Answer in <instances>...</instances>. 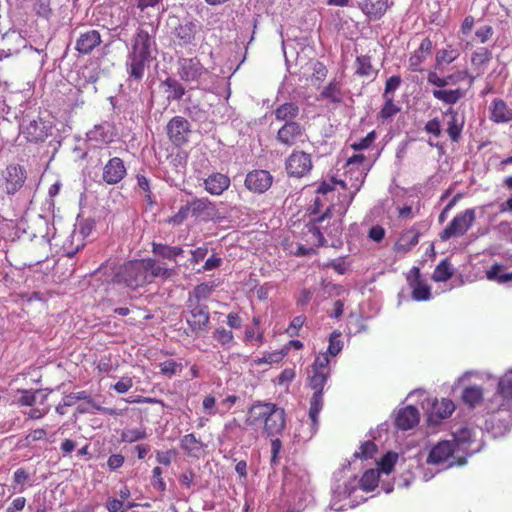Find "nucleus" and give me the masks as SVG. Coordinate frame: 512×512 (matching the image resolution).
Wrapping results in <instances>:
<instances>
[{
    "label": "nucleus",
    "instance_id": "nucleus-51",
    "mask_svg": "<svg viewBox=\"0 0 512 512\" xmlns=\"http://www.w3.org/2000/svg\"><path fill=\"white\" fill-rule=\"evenodd\" d=\"M212 293V286L207 283H201L194 288L193 296L189 297L188 301H197L207 299Z\"/></svg>",
    "mask_w": 512,
    "mask_h": 512
},
{
    "label": "nucleus",
    "instance_id": "nucleus-44",
    "mask_svg": "<svg viewBox=\"0 0 512 512\" xmlns=\"http://www.w3.org/2000/svg\"><path fill=\"white\" fill-rule=\"evenodd\" d=\"M379 482V472L374 469H370L364 472L360 479V487L366 491H373Z\"/></svg>",
    "mask_w": 512,
    "mask_h": 512
},
{
    "label": "nucleus",
    "instance_id": "nucleus-42",
    "mask_svg": "<svg viewBox=\"0 0 512 512\" xmlns=\"http://www.w3.org/2000/svg\"><path fill=\"white\" fill-rule=\"evenodd\" d=\"M356 70L355 73L361 77H371L376 74L372 63L371 57L368 55H361L356 58L355 61Z\"/></svg>",
    "mask_w": 512,
    "mask_h": 512
},
{
    "label": "nucleus",
    "instance_id": "nucleus-1",
    "mask_svg": "<svg viewBox=\"0 0 512 512\" xmlns=\"http://www.w3.org/2000/svg\"><path fill=\"white\" fill-rule=\"evenodd\" d=\"M331 375L330 359L326 353L316 355L308 374V386L313 390L310 399L309 418L312 427L317 429L319 414L324 405L323 391Z\"/></svg>",
    "mask_w": 512,
    "mask_h": 512
},
{
    "label": "nucleus",
    "instance_id": "nucleus-12",
    "mask_svg": "<svg viewBox=\"0 0 512 512\" xmlns=\"http://www.w3.org/2000/svg\"><path fill=\"white\" fill-rule=\"evenodd\" d=\"M23 135L29 142H42L50 134V127L42 119H26L21 123Z\"/></svg>",
    "mask_w": 512,
    "mask_h": 512
},
{
    "label": "nucleus",
    "instance_id": "nucleus-22",
    "mask_svg": "<svg viewBox=\"0 0 512 512\" xmlns=\"http://www.w3.org/2000/svg\"><path fill=\"white\" fill-rule=\"evenodd\" d=\"M134 269L138 271L147 270L151 282L154 278L160 277L163 279L170 278L173 274V270L166 268L160 264H157L153 259L136 260L134 261Z\"/></svg>",
    "mask_w": 512,
    "mask_h": 512
},
{
    "label": "nucleus",
    "instance_id": "nucleus-14",
    "mask_svg": "<svg viewBox=\"0 0 512 512\" xmlns=\"http://www.w3.org/2000/svg\"><path fill=\"white\" fill-rule=\"evenodd\" d=\"M271 409V415L262 431V434L267 438L280 436L286 428V412L284 408L275 403V406Z\"/></svg>",
    "mask_w": 512,
    "mask_h": 512
},
{
    "label": "nucleus",
    "instance_id": "nucleus-33",
    "mask_svg": "<svg viewBox=\"0 0 512 512\" xmlns=\"http://www.w3.org/2000/svg\"><path fill=\"white\" fill-rule=\"evenodd\" d=\"M300 109L299 106L294 102H286L279 105L274 110V115L276 120L283 121L284 123L295 122L299 115Z\"/></svg>",
    "mask_w": 512,
    "mask_h": 512
},
{
    "label": "nucleus",
    "instance_id": "nucleus-43",
    "mask_svg": "<svg viewBox=\"0 0 512 512\" xmlns=\"http://www.w3.org/2000/svg\"><path fill=\"white\" fill-rule=\"evenodd\" d=\"M163 85L168 88V99L179 101L182 99L186 92L185 87L174 78H167L165 81H163Z\"/></svg>",
    "mask_w": 512,
    "mask_h": 512
},
{
    "label": "nucleus",
    "instance_id": "nucleus-26",
    "mask_svg": "<svg viewBox=\"0 0 512 512\" xmlns=\"http://www.w3.org/2000/svg\"><path fill=\"white\" fill-rule=\"evenodd\" d=\"M101 35L97 30L81 33L76 40L75 49L80 54L88 55L101 44Z\"/></svg>",
    "mask_w": 512,
    "mask_h": 512
},
{
    "label": "nucleus",
    "instance_id": "nucleus-8",
    "mask_svg": "<svg viewBox=\"0 0 512 512\" xmlns=\"http://www.w3.org/2000/svg\"><path fill=\"white\" fill-rule=\"evenodd\" d=\"M186 322L194 333H199L208 328L210 322L209 308L197 301H187Z\"/></svg>",
    "mask_w": 512,
    "mask_h": 512
},
{
    "label": "nucleus",
    "instance_id": "nucleus-36",
    "mask_svg": "<svg viewBox=\"0 0 512 512\" xmlns=\"http://www.w3.org/2000/svg\"><path fill=\"white\" fill-rule=\"evenodd\" d=\"M493 58L492 51L487 47H479L471 54V64L477 70H484Z\"/></svg>",
    "mask_w": 512,
    "mask_h": 512
},
{
    "label": "nucleus",
    "instance_id": "nucleus-5",
    "mask_svg": "<svg viewBox=\"0 0 512 512\" xmlns=\"http://www.w3.org/2000/svg\"><path fill=\"white\" fill-rule=\"evenodd\" d=\"M2 176V189L7 195H15L23 187L24 191L28 189V186H25L27 171L23 166L19 164H10L3 171Z\"/></svg>",
    "mask_w": 512,
    "mask_h": 512
},
{
    "label": "nucleus",
    "instance_id": "nucleus-9",
    "mask_svg": "<svg viewBox=\"0 0 512 512\" xmlns=\"http://www.w3.org/2000/svg\"><path fill=\"white\" fill-rule=\"evenodd\" d=\"M275 403L265 401H255L248 409L245 418V424L255 430L263 431L268 421L272 407Z\"/></svg>",
    "mask_w": 512,
    "mask_h": 512
},
{
    "label": "nucleus",
    "instance_id": "nucleus-45",
    "mask_svg": "<svg viewBox=\"0 0 512 512\" xmlns=\"http://www.w3.org/2000/svg\"><path fill=\"white\" fill-rule=\"evenodd\" d=\"M151 283L147 270L138 271L134 269V261H130V288L142 286Z\"/></svg>",
    "mask_w": 512,
    "mask_h": 512
},
{
    "label": "nucleus",
    "instance_id": "nucleus-7",
    "mask_svg": "<svg viewBox=\"0 0 512 512\" xmlns=\"http://www.w3.org/2000/svg\"><path fill=\"white\" fill-rule=\"evenodd\" d=\"M276 140L281 145L291 148L308 141V135L303 125L298 122L284 123L276 134Z\"/></svg>",
    "mask_w": 512,
    "mask_h": 512
},
{
    "label": "nucleus",
    "instance_id": "nucleus-34",
    "mask_svg": "<svg viewBox=\"0 0 512 512\" xmlns=\"http://www.w3.org/2000/svg\"><path fill=\"white\" fill-rule=\"evenodd\" d=\"M460 56L459 49L447 44L444 48L437 51L435 55V69H441L444 65H449Z\"/></svg>",
    "mask_w": 512,
    "mask_h": 512
},
{
    "label": "nucleus",
    "instance_id": "nucleus-30",
    "mask_svg": "<svg viewBox=\"0 0 512 512\" xmlns=\"http://www.w3.org/2000/svg\"><path fill=\"white\" fill-rule=\"evenodd\" d=\"M490 120L494 123H506L512 121V108L500 98L494 99L489 107Z\"/></svg>",
    "mask_w": 512,
    "mask_h": 512
},
{
    "label": "nucleus",
    "instance_id": "nucleus-57",
    "mask_svg": "<svg viewBox=\"0 0 512 512\" xmlns=\"http://www.w3.org/2000/svg\"><path fill=\"white\" fill-rule=\"evenodd\" d=\"M494 35V29L491 25H483L477 28L475 36L479 43L484 44L488 42Z\"/></svg>",
    "mask_w": 512,
    "mask_h": 512
},
{
    "label": "nucleus",
    "instance_id": "nucleus-25",
    "mask_svg": "<svg viewBox=\"0 0 512 512\" xmlns=\"http://www.w3.org/2000/svg\"><path fill=\"white\" fill-rule=\"evenodd\" d=\"M496 397L502 399L499 410H512V370L500 378Z\"/></svg>",
    "mask_w": 512,
    "mask_h": 512
},
{
    "label": "nucleus",
    "instance_id": "nucleus-62",
    "mask_svg": "<svg viewBox=\"0 0 512 512\" xmlns=\"http://www.w3.org/2000/svg\"><path fill=\"white\" fill-rule=\"evenodd\" d=\"M138 187L144 192L146 201L149 204H153L152 193L150 191L149 181L143 175H137Z\"/></svg>",
    "mask_w": 512,
    "mask_h": 512
},
{
    "label": "nucleus",
    "instance_id": "nucleus-61",
    "mask_svg": "<svg viewBox=\"0 0 512 512\" xmlns=\"http://www.w3.org/2000/svg\"><path fill=\"white\" fill-rule=\"evenodd\" d=\"M202 407L204 412L208 415L214 416L218 413L216 409V398L211 394L204 397Z\"/></svg>",
    "mask_w": 512,
    "mask_h": 512
},
{
    "label": "nucleus",
    "instance_id": "nucleus-56",
    "mask_svg": "<svg viewBox=\"0 0 512 512\" xmlns=\"http://www.w3.org/2000/svg\"><path fill=\"white\" fill-rule=\"evenodd\" d=\"M128 21V15L125 12L123 14L122 20L119 24L115 25L111 28L112 36L117 37L119 40L126 41L127 31H126V23Z\"/></svg>",
    "mask_w": 512,
    "mask_h": 512
},
{
    "label": "nucleus",
    "instance_id": "nucleus-31",
    "mask_svg": "<svg viewBox=\"0 0 512 512\" xmlns=\"http://www.w3.org/2000/svg\"><path fill=\"white\" fill-rule=\"evenodd\" d=\"M359 8L370 19H380L388 9V0H360Z\"/></svg>",
    "mask_w": 512,
    "mask_h": 512
},
{
    "label": "nucleus",
    "instance_id": "nucleus-59",
    "mask_svg": "<svg viewBox=\"0 0 512 512\" xmlns=\"http://www.w3.org/2000/svg\"><path fill=\"white\" fill-rule=\"evenodd\" d=\"M401 77L399 75H393L387 79L385 83L384 97H393L391 94L397 90L401 84Z\"/></svg>",
    "mask_w": 512,
    "mask_h": 512
},
{
    "label": "nucleus",
    "instance_id": "nucleus-6",
    "mask_svg": "<svg viewBox=\"0 0 512 512\" xmlns=\"http://www.w3.org/2000/svg\"><path fill=\"white\" fill-rule=\"evenodd\" d=\"M313 168L311 154L302 150H294L285 161V170L290 177L302 178Z\"/></svg>",
    "mask_w": 512,
    "mask_h": 512
},
{
    "label": "nucleus",
    "instance_id": "nucleus-60",
    "mask_svg": "<svg viewBox=\"0 0 512 512\" xmlns=\"http://www.w3.org/2000/svg\"><path fill=\"white\" fill-rule=\"evenodd\" d=\"M271 439V464L276 465L279 460V454L282 450V441L278 436Z\"/></svg>",
    "mask_w": 512,
    "mask_h": 512
},
{
    "label": "nucleus",
    "instance_id": "nucleus-4",
    "mask_svg": "<svg viewBox=\"0 0 512 512\" xmlns=\"http://www.w3.org/2000/svg\"><path fill=\"white\" fill-rule=\"evenodd\" d=\"M476 220V212L473 208H468L456 214L449 224L439 233V239L446 242L452 238L464 236L473 226Z\"/></svg>",
    "mask_w": 512,
    "mask_h": 512
},
{
    "label": "nucleus",
    "instance_id": "nucleus-41",
    "mask_svg": "<svg viewBox=\"0 0 512 512\" xmlns=\"http://www.w3.org/2000/svg\"><path fill=\"white\" fill-rule=\"evenodd\" d=\"M157 366L160 370V373L167 378H172L180 374L183 370L182 363L171 358L160 362Z\"/></svg>",
    "mask_w": 512,
    "mask_h": 512
},
{
    "label": "nucleus",
    "instance_id": "nucleus-27",
    "mask_svg": "<svg viewBox=\"0 0 512 512\" xmlns=\"http://www.w3.org/2000/svg\"><path fill=\"white\" fill-rule=\"evenodd\" d=\"M180 447L188 457L199 459L203 456L206 445L194 433H189L180 439Z\"/></svg>",
    "mask_w": 512,
    "mask_h": 512
},
{
    "label": "nucleus",
    "instance_id": "nucleus-37",
    "mask_svg": "<svg viewBox=\"0 0 512 512\" xmlns=\"http://www.w3.org/2000/svg\"><path fill=\"white\" fill-rule=\"evenodd\" d=\"M454 275V269L448 258L443 259L435 267L432 273V280L437 283L446 282Z\"/></svg>",
    "mask_w": 512,
    "mask_h": 512
},
{
    "label": "nucleus",
    "instance_id": "nucleus-17",
    "mask_svg": "<svg viewBox=\"0 0 512 512\" xmlns=\"http://www.w3.org/2000/svg\"><path fill=\"white\" fill-rule=\"evenodd\" d=\"M126 175L124 161L119 157L111 158L103 168L102 178L107 184H117Z\"/></svg>",
    "mask_w": 512,
    "mask_h": 512
},
{
    "label": "nucleus",
    "instance_id": "nucleus-28",
    "mask_svg": "<svg viewBox=\"0 0 512 512\" xmlns=\"http://www.w3.org/2000/svg\"><path fill=\"white\" fill-rule=\"evenodd\" d=\"M419 237L420 232L415 227L403 230L395 243V251L398 253L409 252L418 244Z\"/></svg>",
    "mask_w": 512,
    "mask_h": 512
},
{
    "label": "nucleus",
    "instance_id": "nucleus-24",
    "mask_svg": "<svg viewBox=\"0 0 512 512\" xmlns=\"http://www.w3.org/2000/svg\"><path fill=\"white\" fill-rule=\"evenodd\" d=\"M455 410V405L452 400L443 398L435 400L429 412L428 420L431 423L438 424L442 420L451 416Z\"/></svg>",
    "mask_w": 512,
    "mask_h": 512
},
{
    "label": "nucleus",
    "instance_id": "nucleus-63",
    "mask_svg": "<svg viewBox=\"0 0 512 512\" xmlns=\"http://www.w3.org/2000/svg\"><path fill=\"white\" fill-rule=\"evenodd\" d=\"M424 130L435 137H440L442 133L440 120L437 117L429 120L425 124Z\"/></svg>",
    "mask_w": 512,
    "mask_h": 512
},
{
    "label": "nucleus",
    "instance_id": "nucleus-55",
    "mask_svg": "<svg viewBox=\"0 0 512 512\" xmlns=\"http://www.w3.org/2000/svg\"><path fill=\"white\" fill-rule=\"evenodd\" d=\"M376 137H377L376 132L373 130V131L369 132L364 138H361L360 140L352 143L350 145V147L354 151L365 150V149L369 148L374 143V141L376 140Z\"/></svg>",
    "mask_w": 512,
    "mask_h": 512
},
{
    "label": "nucleus",
    "instance_id": "nucleus-20",
    "mask_svg": "<svg viewBox=\"0 0 512 512\" xmlns=\"http://www.w3.org/2000/svg\"><path fill=\"white\" fill-rule=\"evenodd\" d=\"M433 43L430 38H424L419 47L409 57V69L413 72H421L422 64L432 54Z\"/></svg>",
    "mask_w": 512,
    "mask_h": 512
},
{
    "label": "nucleus",
    "instance_id": "nucleus-10",
    "mask_svg": "<svg viewBox=\"0 0 512 512\" xmlns=\"http://www.w3.org/2000/svg\"><path fill=\"white\" fill-rule=\"evenodd\" d=\"M407 283L412 289L411 297L415 301H428L432 297L431 286L422 277L420 269L413 267L407 275Z\"/></svg>",
    "mask_w": 512,
    "mask_h": 512
},
{
    "label": "nucleus",
    "instance_id": "nucleus-18",
    "mask_svg": "<svg viewBox=\"0 0 512 512\" xmlns=\"http://www.w3.org/2000/svg\"><path fill=\"white\" fill-rule=\"evenodd\" d=\"M230 185V177L220 172H213L204 179V189L212 196L222 195Z\"/></svg>",
    "mask_w": 512,
    "mask_h": 512
},
{
    "label": "nucleus",
    "instance_id": "nucleus-11",
    "mask_svg": "<svg viewBox=\"0 0 512 512\" xmlns=\"http://www.w3.org/2000/svg\"><path fill=\"white\" fill-rule=\"evenodd\" d=\"M199 23L193 20H184L173 31L174 42L180 47L196 45V35L199 32Z\"/></svg>",
    "mask_w": 512,
    "mask_h": 512
},
{
    "label": "nucleus",
    "instance_id": "nucleus-13",
    "mask_svg": "<svg viewBox=\"0 0 512 512\" xmlns=\"http://www.w3.org/2000/svg\"><path fill=\"white\" fill-rule=\"evenodd\" d=\"M189 132L190 124L182 116L173 117L167 124V135L176 146H181L188 141Z\"/></svg>",
    "mask_w": 512,
    "mask_h": 512
},
{
    "label": "nucleus",
    "instance_id": "nucleus-3",
    "mask_svg": "<svg viewBox=\"0 0 512 512\" xmlns=\"http://www.w3.org/2000/svg\"><path fill=\"white\" fill-rule=\"evenodd\" d=\"M177 74L182 81L194 83L196 88H200L211 76L210 70L201 63L197 56L179 57Z\"/></svg>",
    "mask_w": 512,
    "mask_h": 512
},
{
    "label": "nucleus",
    "instance_id": "nucleus-15",
    "mask_svg": "<svg viewBox=\"0 0 512 512\" xmlns=\"http://www.w3.org/2000/svg\"><path fill=\"white\" fill-rule=\"evenodd\" d=\"M273 177L266 170H253L246 175L245 187L254 193H264L272 185Z\"/></svg>",
    "mask_w": 512,
    "mask_h": 512
},
{
    "label": "nucleus",
    "instance_id": "nucleus-32",
    "mask_svg": "<svg viewBox=\"0 0 512 512\" xmlns=\"http://www.w3.org/2000/svg\"><path fill=\"white\" fill-rule=\"evenodd\" d=\"M190 212L195 217L208 218L216 211L215 204L208 198H194L188 202Z\"/></svg>",
    "mask_w": 512,
    "mask_h": 512
},
{
    "label": "nucleus",
    "instance_id": "nucleus-2",
    "mask_svg": "<svg viewBox=\"0 0 512 512\" xmlns=\"http://www.w3.org/2000/svg\"><path fill=\"white\" fill-rule=\"evenodd\" d=\"M468 76L467 71H458L454 74L441 77L436 71H429L427 75L428 84L434 86L431 91L435 99L447 105H454L465 96V91L461 88L446 89L449 84H457Z\"/></svg>",
    "mask_w": 512,
    "mask_h": 512
},
{
    "label": "nucleus",
    "instance_id": "nucleus-16",
    "mask_svg": "<svg viewBox=\"0 0 512 512\" xmlns=\"http://www.w3.org/2000/svg\"><path fill=\"white\" fill-rule=\"evenodd\" d=\"M444 117L447 118L446 132L450 140L454 143H458L461 139L465 126V116L454 108L450 107L444 112Z\"/></svg>",
    "mask_w": 512,
    "mask_h": 512
},
{
    "label": "nucleus",
    "instance_id": "nucleus-52",
    "mask_svg": "<svg viewBox=\"0 0 512 512\" xmlns=\"http://www.w3.org/2000/svg\"><path fill=\"white\" fill-rule=\"evenodd\" d=\"M20 396L17 399V403L20 406H33L36 402V394L39 393V390H26V389H19L17 391Z\"/></svg>",
    "mask_w": 512,
    "mask_h": 512
},
{
    "label": "nucleus",
    "instance_id": "nucleus-39",
    "mask_svg": "<svg viewBox=\"0 0 512 512\" xmlns=\"http://www.w3.org/2000/svg\"><path fill=\"white\" fill-rule=\"evenodd\" d=\"M320 96L330 100L332 103H340L343 99L340 82L336 80L330 81L321 91Z\"/></svg>",
    "mask_w": 512,
    "mask_h": 512
},
{
    "label": "nucleus",
    "instance_id": "nucleus-38",
    "mask_svg": "<svg viewBox=\"0 0 512 512\" xmlns=\"http://www.w3.org/2000/svg\"><path fill=\"white\" fill-rule=\"evenodd\" d=\"M152 252L154 255L168 260H175L177 256L181 255L184 251L179 246H168L162 243H152Z\"/></svg>",
    "mask_w": 512,
    "mask_h": 512
},
{
    "label": "nucleus",
    "instance_id": "nucleus-35",
    "mask_svg": "<svg viewBox=\"0 0 512 512\" xmlns=\"http://www.w3.org/2000/svg\"><path fill=\"white\" fill-rule=\"evenodd\" d=\"M151 39L148 32L140 30L133 45V55L139 56L142 59H149L150 57Z\"/></svg>",
    "mask_w": 512,
    "mask_h": 512
},
{
    "label": "nucleus",
    "instance_id": "nucleus-47",
    "mask_svg": "<svg viewBox=\"0 0 512 512\" xmlns=\"http://www.w3.org/2000/svg\"><path fill=\"white\" fill-rule=\"evenodd\" d=\"M341 332L334 330L329 336V345L326 354L329 356H337L343 349V341Z\"/></svg>",
    "mask_w": 512,
    "mask_h": 512
},
{
    "label": "nucleus",
    "instance_id": "nucleus-19",
    "mask_svg": "<svg viewBox=\"0 0 512 512\" xmlns=\"http://www.w3.org/2000/svg\"><path fill=\"white\" fill-rule=\"evenodd\" d=\"M115 135L114 126L107 121L95 125L86 133L87 141L94 142L95 146L112 142Z\"/></svg>",
    "mask_w": 512,
    "mask_h": 512
},
{
    "label": "nucleus",
    "instance_id": "nucleus-54",
    "mask_svg": "<svg viewBox=\"0 0 512 512\" xmlns=\"http://www.w3.org/2000/svg\"><path fill=\"white\" fill-rule=\"evenodd\" d=\"M213 338L222 346H226L233 342L234 336L231 330L216 328L213 332Z\"/></svg>",
    "mask_w": 512,
    "mask_h": 512
},
{
    "label": "nucleus",
    "instance_id": "nucleus-29",
    "mask_svg": "<svg viewBox=\"0 0 512 512\" xmlns=\"http://www.w3.org/2000/svg\"><path fill=\"white\" fill-rule=\"evenodd\" d=\"M104 269L105 273L110 271L109 281L113 285H123L124 287L128 285V262L126 260L121 263L109 262Z\"/></svg>",
    "mask_w": 512,
    "mask_h": 512
},
{
    "label": "nucleus",
    "instance_id": "nucleus-58",
    "mask_svg": "<svg viewBox=\"0 0 512 512\" xmlns=\"http://www.w3.org/2000/svg\"><path fill=\"white\" fill-rule=\"evenodd\" d=\"M305 321H306V317L303 316V315H299V316L294 317L291 320L288 328L286 329L287 334L290 337L297 336L298 333H299L300 328L304 325Z\"/></svg>",
    "mask_w": 512,
    "mask_h": 512
},
{
    "label": "nucleus",
    "instance_id": "nucleus-46",
    "mask_svg": "<svg viewBox=\"0 0 512 512\" xmlns=\"http://www.w3.org/2000/svg\"><path fill=\"white\" fill-rule=\"evenodd\" d=\"M503 266L501 264L495 263L491 266V268L487 271L486 276L488 280L496 281L498 283H507L512 281V272L511 273H500Z\"/></svg>",
    "mask_w": 512,
    "mask_h": 512
},
{
    "label": "nucleus",
    "instance_id": "nucleus-53",
    "mask_svg": "<svg viewBox=\"0 0 512 512\" xmlns=\"http://www.w3.org/2000/svg\"><path fill=\"white\" fill-rule=\"evenodd\" d=\"M148 59L139 58V56L133 55V61L130 64V76H133L135 79H141L144 75L145 62Z\"/></svg>",
    "mask_w": 512,
    "mask_h": 512
},
{
    "label": "nucleus",
    "instance_id": "nucleus-23",
    "mask_svg": "<svg viewBox=\"0 0 512 512\" xmlns=\"http://www.w3.org/2000/svg\"><path fill=\"white\" fill-rule=\"evenodd\" d=\"M420 414L415 406L408 405L399 409L395 419V425L400 430H409L419 423Z\"/></svg>",
    "mask_w": 512,
    "mask_h": 512
},
{
    "label": "nucleus",
    "instance_id": "nucleus-40",
    "mask_svg": "<svg viewBox=\"0 0 512 512\" xmlns=\"http://www.w3.org/2000/svg\"><path fill=\"white\" fill-rule=\"evenodd\" d=\"M462 400L470 407H475L483 400L482 388L476 385L466 387L462 393Z\"/></svg>",
    "mask_w": 512,
    "mask_h": 512
},
{
    "label": "nucleus",
    "instance_id": "nucleus-48",
    "mask_svg": "<svg viewBox=\"0 0 512 512\" xmlns=\"http://www.w3.org/2000/svg\"><path fill=\"white\" fill-rule=\"evenodd\" d=\"M398 455L394 452H387L378 462L379 470L385 474H390L396 464Z\"/></svg>",
    "mask_w": 512,
    "mask_h": 512
},
{
    "label": "nucleus",
    "instance_id": "nucleus-49",
    "mask_svg": "<svg viewBox=\"0 0 512 512\" xmlns=\"http://www.w3.org/2000/svg\"><path fill=\"white\" fill-rule=\"evenodd\" d=\"M377 452V445L373 441H365L361 444L359 451L354 453V457L364 460L372 458Z\"/></svg>",
    "mask_w": 512,
    "mask_h": 512
},
{
    "label": "nucleus",
    "instance_id": "nucleus-50",
    "mask_svg": "<svg viewBox=\"0 0 512 512\" xmlns=\"http://www.w3.org/2000/svg\"><path fill=\"white\" fill-rule=\"evenodd\" d=\"M385 104L379 112L378 117L381 120H388L399 112V108L394 104L393 97H384Z\"/></svg>",
    "mask_w": 512,
    "mask_h": 512
},
{
    "label": "nucleus",
    "instance_id": "nucleus-64",
    "mask_svg": "<svg viewBox=\"0 0 512 512\" xmlns=\"http://www.w3.org/2000/svg\"><path fill=\"white\" fill-rule=\"evenodd\" d=\"M106 508L109 512H124V502L116 498H109L106 502Z\"/></svg>",
    "mask_w": 512,
    "mask_h": 512
},
{
    "label": "nucleus",
    "instance_id": "nucleus-21",
    "mask_svg": "<svg viewBox=\"0 0 512 512\" xmlns=\"http://www.w3.org/2000/svg\"><path fill=\"white\" fill-rule=\"evenodd\" d=\"M455 443L453 441H440L432 447L427 457L428 464L445 463L454 453Z\"/></svg>",
    "mask_w": 512,
    "mask_h": 512
}]
</instances>
